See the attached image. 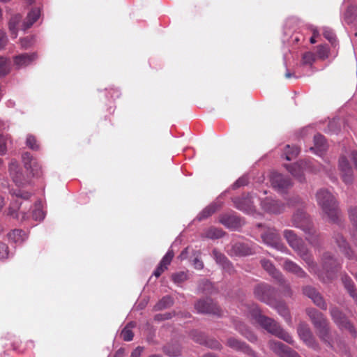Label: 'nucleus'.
<instances>
[{"label":"nucleus","mask_w":357,"mask_h":357,"mask_svg":"<svg viewBox=\"0 0 357 357\" xmlns=\"http://www.w3.org/2000/svg\"><path fill=\"white\" fill-rule=\"evenodd\" d=\"M284 237L288 244L307 264L310 273L316 275L318 278L324 282H328L333 278L335 271L340 266V263L329 253H325L322 257L323 269L326 271L324 273L319 270L317 264L305 246L302 238L297 236L294 231L285 229L283 232Z\"/></svg>","instance_id":"nucleus-1"},{"label":"nucleus","mask_w":357,"mask_h":357,"mask_svg":"<svg viewBox=\"0 0 357 357\" xmlns=\"http://www.w3.org/2000/svg\"><path fill=\"white\" fill-rule=\"evenodd\" d=\"M306 313L309 316L317 335L323 343L333 350L337 351L341 341L335 332L331 330L329 322L326 317L315 308H307Z\"/></svg>","instance_id":"nucleus-2"},{"label":"nucleus","mask_w":357,"mask_h":357,"mask_svg":"<svg viewBox=\"0 0 357 357\" xmlns=\"http://www.w3.org/2000/svg\"><path fill=\"white\" fill-rule=\"evenodd\" d=\"M252 317L257 321L268 333L277 336L289 344H293L292 337L284 331L278 324L271 318L261 314L256 305H252L250 310Z\"/></svg>","instance_id":"nucleus-3"},{"label":"nucleus","mask_w":357,"mask_h":357,"mask_svg":"<svg viewBox=\"0 0 357 357\" xmlns=\"http://www.w3.org/2000/svg\"><path fill=\"white\" fill-rule=\"evenodd\" d=\"M252 317L257 321L268 333L277 336L289 344H293L292 337L284 331L278 324L271 318L261 314L256 305H252L250 310Z\"/></svg>","instance_id":"nucleus-4"},{"label":"nucleus","mask_w":357,"mask_h":357,"mask_svg":"<svg viewBox=\"0 0 357 357\" xmlns=\"http://www.w3.org/2000/svg\"><path fill=\"white\" fill-rule=\"evenodd\" d=\"M252 317L257 321L268 333L277 336L289 344H293L292 337L284 331L278 324L271 318L261 314L256 305H252L250 310Z\"/></svg>","instance_id":"nucleus-5"},{"label":"nucleus","mask_w":357,"mask_h":357,"mask_svg":"<svg viewBox=\"0 0 357 357\" xmlns=\"http://www.w3.org/2000/svg\"><path fill=\"white\" fill-rule=\"evenodd\" d=\"M318 205L332 222H338L340 211L335 197L326 189H320L316 194Z\"/></svg>","instance_id":"nucleus-6"},{"label":"nucleus","mask_w":357,"mask_h":357,"mask_svg":"<svg viewBox=\"0 0 357 357\" xmlns=\"http://www.w3.org/2000/svg\"><path fill=\"white\" fill-rule=\"evenodd\" d=\"M293 225L302 229L306 236V240L312 245L318 243V234L309 216L303 211H297L292 217Z\"/></svg>","instance_id":"nucleus-7"},{"label":"nucleus","mask_w":357,"mask_h":357,"mask_svg":"<svg viewBox=\"0 0 357 357\" xmlns=\"http://www.w3.org/2000/svg\"><path fill=\"white\" fill-rule=\"evenodd\" d=\"M257 227L261 232L262 241L265 244L279 250L287 249L281 243L280 236L274 228L266 227L261 224H258Z\"/></svg>","instance_id":"nucleus-8"},{"label":"nucleus","mask_w":357,"mask_h":357,"mask_svg":"<svg viewBox=\"0 0 357 357\" xmlns=\"http://www.w3.org/2000/svg\"><path fill=\"white\" fill-rule=\"evenodd\" d=\"M330 314L333 322L340 330L347 331L351 336L356 337L357 331L346 315L337 307L331 306Z\"/></svg>","instance_id":"nucleus-9"},{"label":"nucleus","mask_w":357,"mask_h":357,"mask_svg":"<svg viewBox=\"0 0 357 357\" xmlns=\"http://www.w3.org/2000/svg\"><path fill=\"white\" fill-rule=\"evenodd\" d=\"M254 295L268 305H273L275 303V290L268 284L261 283L257 285L254 289Z\"/></svg>","instance_id":"nucleus-10"},{"label":"nucleus","mask_w":357,"mask_h":357,"mask_svg":"<svg viewBox=\"0 0 357 357\" xmlns=\"http://www.w3.org/2000/svg\"><path fill=\"white\" fill-rule=\"evenodd\" d=\"M261 264L263 268L267 271L270 275H271L273 278L277 280L281 284L283 285L286 294L288 296H291V290L290 289L289 284L286 282L282 273L275 268L272 262L267 259H261Z\"/></svg>","instance_id":"nucleus-11"},{"label":"nucleus","mask_w":357,"mask_h":357,"mask_svg":"<svg viewBox=\"0 0 357 357\" xmlns=\"http://www.w3.org/2000/svg\"><path fill=\"white\" fill-rule=\"evenodd\" d=\"M298 333L301 339L307 347L314 350L319 349V343L317 342L314 336L313 335L310 328L307 325L304 324H300L298 328Z\"/></svg>","instance_id":"nucleus-12"},{"label":"nucleus","mask_w":357,"mask_h":357,"mask_svg":"<svg viewBox=\"0 0 357 357\" xmlns=\"http://www.w3.org/2000/svg\"><path fill=\"white\" fill-rule=\"evenodd\" d=\"M195 307L199 313L213 314L218 316L221 314L219 307L210 298L198 301L195 303Z\"/></svg>","instance_id":"nucleus-13"},{"label":"nucleus","mask_w":357,"mask_h":357,"mask_svg":"<svg viewBox=\"0 0 357 357\" xmlns=\"http://www.w3.org/2000/svg\"><path fill=\"white\" fill-rule=\"evenodd\" d=\"M256 248L257 246L255 244L236 242L231 245L229 254L235 256L251 255L256 252Z\"/></svg>","instance_id":"nucleus-14"},{"label":"nucleus","mask_w":357,"mask_h":357,"mask_svg":"<svg viewBox=\"0 0 357 357\" xmlns=\"http://www.w3.org/2000/svg\"><path fill=\"white\" fill-rule=\"evenodd\" d=\"M271 183L273 188L280 192H284L292 185L289 178L277 172L272 173Z\"/></svg>","instance_id":"nucleus-15"},{"label":"nucleus","mask_w":357,"mask_h":357,"mask_svg":"<svg viewBox=\"0 0 357 357\" xmlns=\"http://www.w3.org/2000/svg\"><path fill=\"white\" fill-rule=\"evenodd\" d=\"M286 168L300 182H303L305 181V172L310 170V165L306 161H300L292 165H286Z\"/></svg>","instance_id":"nucleus-16"},{"label":"nucleus","mask_w":357,"mask_h":357,"mask_svg":"<svg viewBox=\"0 0 357 357\" xmlns=\"http://www.w3.org/2000/svg\"><path fill=\"white\" fill-rule=\"evenodd\" d=\"M268 344L271 349L280 357H300L298 353L280 342L270 341Z\"/></svg>","instance_id":"nucleus-17"},{"label":"nucleus","mask_w":357,"mask_h":357,"mask_svg":"<svg viewBox=\"0 0 357 357\" xmlns=\"http://www.w3.org/2000/svg\"><path fill=\"white\" fill-rule=\"evenodd\" d=\"M253 196L248 195L241 197H235L233 199L235 206L241 211L248 213H252L255 211Z\"/></svg>","instance_id":"nucleus-18"},{"label":"nucleus","mask_w":357,"mask_h":357,"mask_svg":"<svg viewBox=\"0 0 357 357\" xmlns=\"http://www.w3.org/2000/svg\"><path fill=\"white\" fill-rule=\"evenodd\" d=\"M303 294L309 297L318 307L323 310H326L327 304L324 298L314 288L310 286H307L303 288Z\"/></svg>","instance_id":"nucleus-19"},{"label":"nucleus","mask_w":357,"mask_h":357,"mask_svg":"<svg viewBox=\"0 0 357 357\" xmlns=\"http://www.w3.org/2000/svg\"><path fill=\"white\" fill-rule=\"evenodd\" d=\"M339 168L343 181L347 184L351 183L353 181V170L344 156H342L339 159Z\"/></svg>","instance_id":"nucleus-20"},{"label":"nucleus","mask_w":357,"mask_h":357,"mask_svg":"<svg viewBox=\"0 0 357 357\" xmlns=\"http://www.w3.org/2000/svg\"><path fill=\"white\" fill-rule=\"evenodd\" d=\"M9 172L13 182L19 187L26 185L29 181L23 175L20 168L15 163H10L9 165Z\"/></svg>","instance_id":"nucleus-21"},{"label":"nucleus","mask_w":357,"mask_h":357,"mask_svg":"<svg viewBox=\"0 0 357 357\" xmlns=\"http://www.w3.org/2000/svg\"><path fill=\"white\" fill-rule=\"evenodd\" d=\"M38 58L36 53H24L13 57V62L17 68H24L31 64Z\"/></svg>","instance_id":"nucleus-22"},{"label":"nucleus","mask_w":357,"mask_h":357,"mask_svg":"<svg viewBox=\"0 0 357 357\" xmlns=\"http://www.w3.org/2000/svg\"><path fill=\"white\" fill-rule=\"evenodd\" d=\"M261 205L264 211L271 213H280L284 208L283 204L271 198H266L261 201Z\"/></svg>","instance_id":"nucleus-23"},{"label":"nucleus","mask_w":357,"mask_h":357,"mask_svg":"<svg viewBox=\"0 0 357 357\" xmlns=\"http://www.w3.org/2000/svg\"><path fill=\"white\" fill-rule=\"evenodd\" d=\"M219 222L229 229H236L241 225L239 218L233 213H224L219 216Z\"/></svg>","instance_id":"nucleus-24"},{"label":"nucleus","mask_w":357,"mask_h":357,"mask_svg":"<svg viewBox=\"0 0 357 357\" xmlns=\"http://www.w3.org/2000/svg\"><path fill=\"white\" fill-rule=\"evenodd\" d=\"M283 268L287 272L296 275L297 277L304 278L307 276L305 271L297 264L290 259H285L283 264Z\"/></svg>","instance_id":"nucleus-25"},{"label":"nucleus","mask_w":357,"mask_h":357,"mask_svg":"<svg viewBox=\"0 0 357 357\" xmlns=\"http://www.w3.org/2000/svg\"><path fill=\"white\" fill-rule=\"evenodd\" d=\"M174 256V252L172 250H168V252L160 261L156 269L154 271L153 275H155L156 278L160 277L162 273L167 269V267L170 264Z\"/></svg>","instance_id":"nucleus-26"},{"label":"nucleus","mask_w":357,"mask_h":357,"mask_svg":"<svg viewBox=\"0 0 357 357\" xmlns=\"http://www.w3.org/2000/svg\"><path fill=\"white\" fill-rule=\"evenodd\" d=\"M212 255L216 263L221 266L223 269L229 273L232 271L233 267L230 261L228 260V259L224 254L220 252L216 249H213Z\"/></svg>","instance_id":"nucleus-27"},{"label":"nucleus","mask_w":357,"mask_h":357,"mask_svg":"<svg viewBox=\"0 0 357 357\" xmlns=\"http://www.w3.org/2000/svg\"><path fill=\"white\" fill-rule=\"evenodd\" d=\"M227 345L236 350L241 351L250 356H255V352L245 343L231 337L227 340Z\"/></svg>","instance_id":"nucleus-28"},{"label":"nucleus","mask_w":357,"mask_h":357,"mask_svg":"<svg viewBox=\"0 0 357 357\" xmlns=\"http://www.w3.org/2000/svg\"><path fill=\"white\" fill-rule=\"evenodd\" d=\"M222 206L221 203L213 202L206 207H205L197 216L199 221H202L210 217Z\"/></svg>","instance_id":"nucleus-29"},{"label":"nucleus","mask_w":357,"mask_h":357,"mask_svg":"<svg viewBox=\"0 0 357 357\" xmlns=\"http://www.w3.org/2000/svg\"><path fill=\"white\" fill-rule=\"evenodd\" d=\"M335 239L338 247L340 248L341 251L344 254V255L349 259H352L354 256V252L348 246L347 243L346 242L343 236L341 234H337L335 236Z\"/></svg>","instance_id":"nucleus-30"},{"label":"nucleus","mask_w":357,"mask_h":357,"mask_svg":"<svg viewBox=\"0 0 357 357\" xmlns=\"http://www.w3.org/2000/svg\"><path fill=\"white\" fill-rule=\"evenodd\" d=\"M40 10L39 8H33L27 15L23 23L24 30L29 29L40 17Z\"/></svg>","instance_id":"nucleus-31"},{"label":"nucleus","mask_w":357,"mask_h":357,"mask_svg":"<svg viewBox=\"0 0 357 357\" xmlns=\"http://www.w3.org/2000/svg\"><path fill=\"white\" fill-rule=\"evenodd\" d=\"M22 15L15 14L11 16L8 22V29L10 33V36L13 38H16L17 36V26L22 20Z\"/></svg>","instance_id":"nucleus-32"},{"label":"nucleus","mask_w":357,"mask_h":357,"mask_svg":"<svg viewBox=\"0 0 357 357\" xmlns=\"http://www.w3.org/2000/svg\"><path fill=\"white\" fill-rule=\"evenodd\" d=\"M224 234V231L221 229L210 227L202 231V238L209 239H218L222 237Z\"/></svg>","instance_id":"nucleus-33"},{"label":"nucleus","mask_w":357,"mask_h":357,"mask_svg":"<svg viewBox=\"0 0 357 357\" xmlns=\"http://www.w3.org/2000/svg\"><path fill=\"white\" fill-rule=\"evenodd\" d=\"M342 283L349 293L350 296L355 300L357 304V293L356 289L355 287V284L352 281L351 278L349 277L347 275H344L342 277Z\"/></svg>","instance_id":"nucleus-34"},{"label":"nucleus","mask_w":357,"mask_h":357,"mask_svg":"<svg viewBox=\"0 0 357 357\" xmlns=\"http://www.w3.org/2000/svg\"><path fill=\"white\" fill-rule=\"evenodd\" d=\"M236 330L239 331L250 342H255L257 340L256 336L251 331H250L243 323L238 320H235L234 322Z\"/></svg>","instance_id":"nucleus-35"},{"label":"nucleus","mask_w":357,"mask_h":357,"mask_svg":"<svg viewBox=\"0 0 357 357\" xmlns=\"http://www.w3.org/2000/svg\"><path fill=\"white\" fill-rule=\"evenodd\" d=\"M271 306L274 307L275 309H276L278 312L282 317H284V319H285V321L287 323H290L291 322V317L289 315V310H288L287 307L286 306V305L284 303H283L282 302H277L275 300V303H273V305H271Z\"/></svg>","instance_id":"nucleus-36"},{"label":"nucleus","mask_w":357,"mask_h":357,"mask_svg":"<svg viewBox=\"0 0 357 357\" xmlns=\"http://www.w3.org/2000/svg\"><path fill=\"white\" fill-rule=\"evenodd\" d=\"M173 305V299L169 296H164L154 306L155 310H162Z\"/></svg>","instance_id":"nucleus-37"},{"label":"nucleus","mask_w":357,"mask_h":357,"mask_svg":"<svg viewBox=\"0 0 357 357\" xmlns=\"http://www.w3.org/2000/svg\"><path fill=\"white\" fill-rule=\"evenodd\" d=\"M162 351L166 355L170 357L177 356L178 353V344L176 342L169 343L163 347Z\"/></svg>","instance_id":"nucleus-38"},{"label":"nucleus","mask_w":357,"mask_h":357,"mask_svg":"<svg viewBox=\"0 0 357 357\" xmlns=\"http://www.w3.org/2000/svg\"><path fill=\"white\" fill-rule=\"evenodd\" d=\"M25 233L22 229H14L8 234V238L15 243L24 241Z\"/></svg>","instance_id":"nucleus-39"},{"label":"nucleus","mask_w":357,"mask_h":357,"mask_svg":"<svg viewBox=\"0 0 357 357\" xmlns=\"http://www.w3.org/2000/svg\"><path fill=\"white\" fill-rule=\"evenodd\" d=\"M299 152L300 151L297 146L291 147L289 145H287L284 151V155H285V159L290 161L294 159L298 155Z\"/></svg>","instance_id":"nucleus-40"},{"label":"nucleus","mask_w":357,"mask_h":357,"mask_svg":"<svg viewBox=\"0 0 357 357\" xmlns=\"http://www.w3.org/2000/svg\"><path fill=\"white\" fill-rule=\"evenodd\" d=\"M314 148L319 151H323L326 149L325 137L320 135H315L314 137Z\"/></svg>","instance_id":"nucleus-41"},{"label":"nucleus","mask_w":357,"mask_h":357,"mask_svg":"<svg viewBox=\"0 0 357 357\" xmlns=\"http://www.w3.org/2000/svg\"><path fill=\"white\" fill-rule=\"evenodd\" d=\"M132 327V323H130L122 330L121 336L124 341L129 342L133 339L134 333L131 330Z\"/></svg>","instance_id":"nucleus-42"},{"label":"nucleus","mask_w":357,"mask_h":357,"mask_svg":"<svg viewBox=\"0 0 357 357\" xmlns=\"http://www.w3.org/2000/svg\"><path fill=\"white\" fill-rule=\"evenodd\" d=\"M26 144L29 149L33 151H38L40 148V145L36 137L32 135H27Z\"/></svg>","instance_id":"nucleus-43"},{"label":"nucleus","mask_w":357,"mask_h":357,"mask_svg":"<svg viewBox=\"0 0 357 357\" xmlns=\"http://www.w3.org/2000/svg\"><path fill=\"white\" fill-rule=\"evenodd\" d=\"M315 54L313 52H305L302 56V63L303 65L312 66L315 61Z\"/></svg>","instance_id":"nucleus-44"},{"label":"nucleus","mask_w":357,"mask_h":357,"mask_svg":"<svg viewBox=\"0 0 357 357\" xmlns=\"http://www.w3.org/2000/svg\"><path fill=\"white\" fill-rule=\"evenodd\" d=\"M22 161L26 169H29L31 167L32 162L36 161V160L33 158L31 154L29 152H25L22 155Z\"/></svg>","instance_id":"nucleus-45"},{"label":"nucleus","mask_w":357,"mask_h":357,"mask_svg":"<svg viewBox=\"0 0 357 357\" xmlns=\"http://www.w3.org/2000/svg\"><path fill=\"white\" fill-rule=\"evenodd\" d=\"M349 217L351 222L353 223L354 227L357 230V208L351 207L349 209Z\"/></svg>","instance_id":"nucleus-46"},{"label":"nucleus","mask_w":357,"mask_h":357,"mask_svg":"<svg viewBox=\"0 0 357 357\" xmlns=\"http://www.w3.org/2000/svg\"><path fill=\"white\" fill-rule=\"evenodd\" d=\"M27 170H29L31 173L32 174L33 176H39L42 172H41V167L39 165L37 160L33 161V163L31 164V167L29 169H26Z\"/></svg>","instance_id":"nucleus-47"},{"label":"nucleus","mask_w":357,"mask_h":357,"mask_svg":"<svg viewBox=\"0 0 357 357\" xmlns=\"http://www.w3.org/2000/svg\"><path fill=\"white\" fill-rule=\"evenodd\" d=\"M323 35L325 38L331 43H333L335 41V35L331 29L327 27L324 28Z\"/></svg>","instance_id":"nucleus-48"},{"label":"nucleus","mask_w":357,"mask_h":357,"mask_svg":"<svg viewBox=\"0 0 357 357\" xmlns=\"http://www.w3.org/2000/svg\"><path fill=\"white\" fill-rule=\"evenodd\" d=\"M328 49L325 45H319L317 47V55L321 59H325L328 57Z\"/></svg>","instance_id":"nucleus-49"},{"label":"nucleus","mask_w":357,"mask_h":357,"mask_svg":"<svg viewBox=\"0 0 357 357\" xmlns=\"http://www.w3.org/2000/svg\"><path fill=\"white\" fill-rule=\"evenodd\" d=\"M32 216L34 220L40 221L44 218V213L41 208H37L33 211Z\"/></svg>","instance_id":"nucleus-50"},{"label":"nucleus","mask_w":357,"mask_h":357,"mask_svg":"<svg viewBox=\"0 0 357 357\" xmlns=\"http://www.w3.org/2000/svg\"><path fill=\"white\" fill-rule=\"evenodd\" d=\"M8 255V248L5 243L0 242V259H6Z\"/></svg>","instance_id":"nucleus-51"},{"label":"nucleus","mask_w":357,"mask_h":357,"mask_svg":"<svg viewBox=\"0 0 357 357\" xmlns=\"http://www.w3.org/2000/svg\"><path fill=\"white\" fill-rule=\"evenodd\" d=\"M248 183V178L245 176H242L239 178L234 184L233 188L234 189L238 188L241 186H244L247 185Z\"/></svg>","instance_id":"nucleus-52"},{"label":"nucleus","mask_w":357,"mask_h":357,"mask_svg":"<svg viewBox=\"0 0 357 357\" xmlns=\"http://www.w3.org/2000/svg\"><path fill=\"white\" fill-rule=\"evenodd\" d=\"M6 139L3 135H0V155L6 153Z\"/></svg>","instance_id":"nucleus-53"},{"label":"nucleus","mask_w":357,"mask_h":357,"mask_svg":"<svg viewBox=\"0 0 357 357\" xmlns=\"http://www.w3.org/2000/svg\"><path fill=\"white\" fill-rule=\"evenodd\" d=\"M206 344L207 347L214 349H220L221 348L220 344L215 340L210 339L206 341Z\"/></svg>","instance_id":"nucleus-54"},{"label":"nucleus","mask_w":357,"mask_h":357,"mask_svg":"<svg viewBox=\"0 0 357 357\" xmlns=\"http://www.w3.org/2000/svg\"><path fill=\"white\" fill-rule=\"evenodd\" d=\"M8 38L6 33L3 30H0V50L3 49L7 45Z\"/></svg>","instance_id":"nucleus-55"},{"label":"nucleus","mask_w":357,"mask_h":357,"mask_svg":"<svg viewBox=\"0 0 357 357\" xmlns=\"http://www.w3.org/2000/svg\"><path fill=\"white\" fill-rule=\"evenodd\" d=\"M20 44L23 49H28L32 44V38L29 37L21 38Z\"/></svg>","instance_id":"nucleus-56"},{"label":"nucleus","mask_w":357,"mask_h":357,"mask_svg":"<svg viewBox=\"0 0 357 357\" xmlns=\"http://www.w3.org/2000/svg\"><path fill=\"white\" fill-rule=\"evenodd\" d=\"M15 195H16V197H21L24 199H28L31 197V194L29 192H24L22 191L21 190H19L17 192H15Z\"/></svg>","instance_id":"nucleus-57"},{"label":"nucleus","mask_w":357,"mask_h":357,"mask_svg":"<svg viewBox=\"0 0 357 357\" xmlns=\"http://www.w3.org/2000/svg\"><path fill=\"white\" fill-rule=\"evenodd\" d=\"M143 351L144 347L139 346L132 351L130 357H140Z\"/></svg>","instance_id":"nucleus-58"},{"label":"nucleus","mask_w":357,"mask_h":357,"mask_svg":"<svg viewBox=\"0 0 357 357\" xmlns=\"http://www.w3.org/2000/svg\"><path fill=\"white\" fill-rule=\"evenodd\" d=\"M9 71V65L6 64L3 66H0V76H5Z\"/></svg>","instance_id":"nucleus-59"},{"label":"nucleus","mask_w":357,"mask_h":357,"mask_svg":"<svg viewBox=\"0 0 357 357\" xmlns=\"http://www.w3.org/2000/svg\"><path fill=\"white\" fill-rule=\"evenodd\" d=\"M193 264L195 268L197 269H202L204 267L203 262L197 258L194 259Z\"/></svg>","instance_id":"nucleus-60"},{"label":"nucleus","mask_w":357,"mask_h":357,"mask_svg":"<svg viewBox=\"0 0 357 357\" xmlns=\"http://www.w3.org/2000/svg\"><path fill=\"white\" fill-rule=\"evenodd\" d=\"M124 354L125 349L123 348H120L116 351L114 357H124Z\"/></svg>","instance_id":"nucleus-61"},{"label":"nucleus","mask_w":357,"mask_h":357,"mask_svg":"<svg viewBox=\"0 0 357 357\" xmlns=\"http://www.w3.org/2000/svg\"><path fill=\"white\" fill-rule=\"evenodd\" d=\"M351 160L354 164L356 169H357V151H353L351 153Z\"/></svg>","instance_id":"nucleus-62"},{"label":"nucleus","mask_w":357,"mask_h":357,"mask_svg":"<svg viewBox=\"0 0 357 357\" xmlns=\"http://www.w3.org/2000/svg\"><path fill=\"white\" fill-rule=\"evenodd\" d=\"M8 64V59L6 57L0 56V66Z\"/></svg>","instance_id":"nucleus-63"},{"label":"nucleus","mask_w":357,"mask_h":357,"mask_svg":"<svg viewBox=\"0 0 357 357\" xmlns=\"http://www.w3.org/2000/svg\"><path fill=\"white\" fill-rule=\"evenodd\" d=\"M154 319L156 321H163L165 320L163 314H158L155 316Z\"/></svg>","instance_id":"nucleus-64"}]
</instances>
